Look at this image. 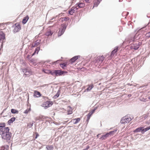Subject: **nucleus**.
Returning a JSON list of instances; mask_svg holds the SVG:
<instances>
[{
    "mask_svg": "<svg viewBox=\"0 0 150 150\" xmlns=\"http://www.w3.org/2000/svg\"><path fill=\"white\" fill-rule=\"evenodd\" d=\"M9 130L8 127H5L3 129V130H1L2 139L6 140L8 142L11 141V136L9 133Z\"/></svg>",
    "mask_w": 150,
    "mask_h": 150,
    "instance_id": "nucleus-1",
    "label": "nucleus"
},
{
    "mask_svg": "<svg viewBox=\"0 0 150 150\" xmlns=\"http://www.w3.org/2000/svg\"><path fill=\"white\" fill-rule=\"evenodd\" d=\"M117 131V129H115L113 131L110 132L109 133H107L105 134L102 135L100 139L101 140L106 139L108 137L112 135H113Z\"/></svg>",
    "mask_w": 150,
    "mask_h": 150,
    "instance_id": "nucleus-2",
    "label": "nucleus"
},
{
    "mask_svg": "<svg viewBox=\"0 0 150 150\" xmlns=\"http://www.w3.org/2000/svg\"><path fill=\"white\" fill-rule=\"evenodd\" d=\"M67 72L61 70H53V72L52 73V75H55L56 76H61L63 75L64 73H67Z\"/></svg>",
    "mask_w": 150,
    "mask_h": 150,
    "instance_id": "nucleus-3",
    "label": "nucleus"
},
{
    "mask_svg": "<svg viewBox=\"0 0 150 150\" xmlns=\"http://www.w3.org/2000/svg\"><path fill=\"white\" fill-rule=\"evenodd\" d=\"M131 120V118L130 117L126 116L122 119L120 122L122 124L128 123Z\"/></svg>",
    "mask_w": 150,
    "mask_h": 150,
    "instance_id": "nucleus-4",
    "label": "nucleus"
},
{
    "mask_svg": "<svg viewBox=\"0 0 150 150\" xmlns=\"http://www.w3.org/2000/svg\"><path fill=\"white\" fill-rule=\"evenodd\" d=\"M15 25V26L14 29L13 30V32L16 33L19 31L21 29V27L20 24L18 23H16Z\"/></svg>",
    "mask_w": 150,
    "mask_h": 150,
    "instance_id": "nucleus-5",
    "label": "nucleus"
},
{
    "mask_svg": "<svg viewBox=\"0 0 150 150\" xmlns=\"http://www.w3.org/2000/svg\"><path fill=\"white\" fill-rule=\"evenodd\" d=\"M53 104V103L52 102L47 101L43 103L42 105L43 107L47 108L51 106Z\"/></svg>",
    "mask_w": 150,
    "mask_h": 150,
    "instance_id": "nucleus-6",
    "label": "nucleus"
},
{
    "mask_svg": "<svg viewBox=\"0 0 150 150\" xmlns=\"http://www.w3.org/2000/svg\"><path fill=\"white\" fill-rule=\"evenodd\" d=\"M78 8L77 6H73L70 9V10L69 11V13L70 15H72L73 14L77 11Z\"/></svg>",
    "mask_w": 150,
    "mask_h": 150,
    "instance_id": "nucleus-7",
    "label": "nucleus"
},
{
    "mask_svg": "<svg viewBox=\"0 0 150 150\" xmlns=\"http://www.w3.org/2000/svg\"><path fill=\"white\" fill-rule=\"evenodd\" d=\"M104 59L105 57L103 56H98L96 58L95 63L96 62L98 63L99 62L100 63H100L102 62Z\"/></svg>",
    "mask_w": 150,
    "mask_h": 150,
    "instance_id": "nucleus-8",
    "label": "nucleus"
},
{
    "mask_svg": "<svg viewBox=\"0 0 150 150\" xmlns=\"http://www.w3.org/2000/svg\"><path fill=\"white\" fill-rule=\"evenodd\" d=\"M24 72H25L26 75L30 76L33 74V72L30 70L28 69H24Z\"/></svg>",
    "mask_w": 150,
    "mask_h": 150,
    "instance_id": "nucleus-9",
    "label": "nucleus"
},
{
    "mask_svg": "<svg viewBox=\"0 0 150 150\" xmlns=\"http://www.w3.org/2000/svg\"><path fill=\"white\" fill-rule=\"evenodd\" d=\"M118 50L119 47H116L115 49L112 52L110 55L112 57L113 56Z\"/></svg>",
    "mask_w": 150,
    "mask_h": 150,
    "instance_id": "nucleus-10",
    "label": "nucleus"
},
{
    "mask_svg": "<svg viewBox=\"0 0 150 150\" xmlns=\"http://www.w3.org/2000/svg\"><path fill=\"white\" fill-rule=\"evenodd\" d=\"M65 28H61L59 29V31L58 32V36H61L64 33Z\"/></svg>",
    "mask_w": 150,
    "mask_h": 150,
    "instance_id": "nucleus-11",
    "label": "nucleus"
},
{
    "mask_svg": "<svg viewBox=\"0 0 150 150\" xmlns=\"http://www.w3.org/2000/svg\"><path fill=\"white\" fill-rule=\"evenodd\" d=\"M77 7H78L79 8H81L85 6V4L82 2L81 3H77L76 4Z\"/></svg>",
    "mask_w": 150,
    "mask_h": 150,
    "instance_id": "nucleus-12",
    "label": "nucleus"
},
{
    "mask_svg": "<svg viewBox=\"0 0 150 150\" xmlns=\"http://www.w3.org/2000/svg\"><path fill=\"white\" fill-rule=\"evenodd\" d=\"M34 97H39L41 96L40 93L36 91H34Z\"/></svg>",
    "mask_w": 150,
    "mask_h": 150,
    "instance_id": "nucleus-13",
    "label": "nucleus"
},
{
    "mask_svg": "<svg viewBox=\"0 0 150 150\" xmlns=\"http://www.w3.org/2000/svg\"><path fill=\"white\" fill-rule=\"evenodd\" d=\"M81 120V119L80 118H78L76 119H73L72 120H71L70 122H71L72 121H73V123L74 124H75L77 123H78Z\"/></svg>",
    "mask_w": 150,
    "mask_h": 150,
    "instance_id": "nucleus-14",
    "label": "nucleus"
},
{
    "mask_svg": "<svg viewBox=\"0 0 150 150\" xmlns=\"http://www.w3.org/2000/svg\"><path fill=\"white\" fill-rule=\"evenodd\" d=\"M29 18V17L28 15H27L25 17H24L22 21L23 23L24 24L26 23L27 21L28 20Z\"/></svg>",
    "mask_w": 150,
    "mask_h": 150,
    "instance_id": "nucleus-15",
    "label": "nucleus"
},
{
    "mask_svg": "<svg viewBox=\"0 0 150 150\" xmlns=\"http://www.w3.org/2000/svg\"><path fill=\"white\" fill-rule=\"evenodd\" d=\"M43 71L45 73L47 74H50L52 75V73L53 72V71H51L50 70L45 69L43 70Z\"/></svg>",
    "mask_w": 150,
    "mask_h": 150,
    "instance_id": "nucleus-16",
    "label": "nucleus"
},
{
    "mask_svg": "<svg viewBox=\"0 0 150 150\" xmlns=\"http://www.w3.org/2000/svg\"><path fill=\"white\" fill-rule=\"evenodd\" d=\"M53 34V33L52 32L51 30H48L47 32L45 33V35L47 36L51 35Z\"/></svg>",
    "mask_w": 150,
    "mask_h": 150,
    "instance_id": "nucleus-17",
    "label": "nucleus"
},
{
    "mask_svg": "<svg viewBox=\"0 0 150 150\" xmlns=\"http://www.w3.org/2000/svg\"><path fill=\"white\" fill-rule=\"evenodd\" d=\"M143 128V127H140L139 128H137L134 131V133L138 132H140V131H142V129Z\"/></svg>",
    "mask_w": 150,
    "mask_h": 150,
    "instance_id": "nucleus-18",
    "label": "nucleus"
},
{
    "mask_svg": "<svg viewBox=\"0 0 150 150\" xmlns=\"http://www.w3.org/2000/svg\"><path fill=\"white\" fill-rule=\"evenodd\" d=\"M67 65L68 64L67 62H65L60 64V65L63 69H65V67H67Z\"/></svg>",
    "mask_w": 150,
    "mask_h": 150,
    "instance_id": "nucleus-19",
    "label": "nucleus"
},
{
    "mask_svg": "<svg viewBox=\"0 0 150 150\" xmlns=\"http://www.w3.org/2000/svg\"><path fill=\"white\" fill-rule=\"evenodd\" d=\"M5 126V124L4 123H0V131L1 132V130H3V129H4Z\"/></svg>",
    "mask_w": 150,
    "mask_h": 150,
    "instance_id": "nucleus-20",
    "label": "nucleus"
},
{
    "mask_svg": "<svg viewBox=\"0 0 150 150\" xmlns=\"http://www.w3.org/2000/svg\"><path fill=\"white\" fill-rule=\"evenodd\" d=\"M78 56H76L72 58L70 60V61L72 62H74L78 58Z\"/></svg>",
    "mask_w": 150,
    "mask_h": 150,
    "instance_id": "nucleus-21",
    "label": "nucleus"
},
{
    "mask_svg": "<svg viewBox=\"0 0 150 150\" xmlns=\"http://www.w3.org/2000/svg\"><path fill=\"white\" fill-rule=\"evenodd\" d=\"M39 43L37 42V41L33 42L32 45V47H34L38 46L39 44Z\"/></svg>",
    "mask_w": 150,
    "mask_h": 150,
    "instance_id": "nucleus-22",
    "label": "nucleus"
},
{
    "mask_svg": "<svg viewBox=\"0 0 150 150\" xmlns=\"http://www.w3.org/2000/svg\"><path fill=\"white\" fill-rule=\"evenodd\" d=\"M40 50V47H37L36 49H35V50L34 52V53L33 54H32V56L34 55H35V53H37V54H38V52Z\"/></svg>",
    "mask_w": 150,
    "mask_h": 150,
    "instance_id": "nucleus-23",
    "label": "nucleus"
},
{
    "mask_svg": "<svg viewBox=\"0 0 150 150\" xmlns=\"http://www.w3.org/2000/svg\"><path fill=\"white\" fill-rule=\"evenodd\" d=\"M93 85L92 84H91V85H88V87L86 89V90L87 91H90L93 88Z\"/></svg>",
    "mask_w": 150,
    "mask_h": 150,
    "instance_id": "nucleus-24",
    "label": "nucleus"
},
{
    "mask_svg": "<svg viewBox=\"0 0 150 150\" xmlns=\"http://www.w3.org/2000/svg\"><path fill=\"white\" fill-rule=\"evenodd\" d=\"M11 112L13 114H18V110L13 109H11Z\"/></svg>",
    "mask_w": 150,
    "mask_h": 150,
    "instance_id": "nucleus-25",
    "label": "nucleus"
},
{
    "mask_svg": "<svg viewBox=\"0 0 150 150\" xmlns=\"http://www.w3.org/2000/svg\"><path fill=\"white\" fill-rule=\"evenodd\" d=\"M1 35H0V41L2 39H4L5 38V35L2 32L1 33Z\"/></svg>",
    "mask_w": 150,
    "mask_h": 150,
    "instance_id": "nucleus-26",
    "label": "nucleus"
},
{
    "mask_svg": "<svg viewBox=\"0 0 150 150\" xmlns=\"http://www.w3.org/2000/svg\"><path fill=\"white\" fill-rule=\"evenodd\" d=\"M15 120V118L14 117H13L11 118L10 120H9L8 121V123H12Z\"/></svg>",
    "mask_w": 150,
    "mask_h": 150,
    "instance_id": "nucleus-27",
    "label": "nucleus"
},
{
    "mask_svg": "<svg viewBox=\"0 0 150 150\" xmlns=\"http://www.w3.org/2000/svg\"><path fill=\"white\" fill-rule=\"evenodd\" d=\"M30 108L27 109L24 112V113L27 114L29 112H30Z\"/></svg>",
    "mask_w": 150,
    "mask_h": 150,
    "instance_id": "nucleus-28",
    "label": "nucleus"
},
{
    "mask_svg": "<svg viewBox=\"0 0 150 150\" xmlns=\"http://www.w3.org/2000/svg\"><path fill=\"white\" fill-rule=\"evenodd\" d=\"M150 129V126L149 127H147L145 129H142V131L144 132H146L147 131L149 130Z\"/></svg>",
    "mask_w": 150,
    "mask_h": 150,
    "instance_id": "nucleus-29",
    "label": "nucleus"
},
{
    "mask_svg": "<svg viewBox=\"0 0 150 150\" xmlns=\"http://www.w3.org/2000/svg\"><path fill=\"white\" fill-rule=\"evenodd\" d=\"M0 150H7V149L3 146L1 147Z\"/></svg>",
    "mask_w": 150,
    "mask_h": 150,
    "instance_id": "nucleus-30",
    "label": "nucleus"
},
{
    "mask_svg": "<svg viewBox=\"0 0 150 150\" xmlns=\"http://www.w3.org/2000/svg\"><path fill=\"white\" fill-rule=\"evenodd\" d=\"M92 113H91V112H90L89 113L88 115H87L88 116V120H89L90 119V117H91V115Z\"/></svg>",
    "mask_w": 150,
    "mask_h": 150,
    "instance_id": "nucleus-31",
    "label": "nucleus"
},
{
    "mask_svg": "<svg viewBox=\"0 0 150 150\" xmlns=\"http://www.w3.org/2000/svg\"><path fill=\"white\" fill-rule=\"evenodd\" d=\"M146 35L147 37L149 38L150 37V32H148L146 34Z\"/></svg>",
    "mask_w": 150,
    "mask_h": 150,
    "instance_id": "nucleus-32",
    "label": "nucleus"
},
{
    "mask_svg": "<svg viewBox=\"0 0 150 150\" xmlns=\"http://www.w3.org/2000/svg\"><path fill=\"white\" fill-rule=\"evenodd\" d=\"M35 134H36V136H35V138L34 139H37V137L39 136V134L37 132H36L35 133Z\"/></svg>",
    "mask_w": 150,
    "mask_h": 150,
    "instance_id": "nucleus-33",
    "label": "nucleus"
},
{
    "mask_svg": "<svg viewBox=\"0 0 150 150\" xmlns=\"http://www.w3.org/2000/svg\"><path fill=\"white\" fill-rule=\"evenodd\" d=\"M89 148L90 146H88L86 149H84L83 150H88V149Z\"/></svg>",
    "mask_w": 150,
    "mask_h": 150,
    "instance_id": "nucleus-34",
    "label": "nucleus"
},
{
    "mask_svg": "<svg viewBox=\"0 0 150 150\" xmlns=\"http://www.w3.org/2000/svg\"><path fill=\"white\" fill-rule=\"evenodd\" d=\"M139 46L137 45L136 47H134V49L135 50H137L139 48Z\"/></svg>",
    "mask_w": 150,
    "mask_h": 150,
    "instance_id": "nucleus-35",
    "label": "nucleus"
},
{
    "mask_svg": "<svg viewBox=\"0 0 150 150\" xmlns=\"http://www.w3.org/2000/svg\"><path fill=\"white\" fill-rule=\"evenodd\" d=\"M86 3H89V0H84Z\"/></svg>",
    "mask_w": 150,
    "mask_h": 150,
    "instance_id": "nucleus-36",
    "label": "nucleus"
},
{
    "mask_svg": "<svg viewBox=\"0 0 150 150\" xmlns=\"http://www.w3.org/2000/svg\"><path fill=\"white\" fill-rule=\"evenodd\" d=\"M43 98L44 99H45V98H46V99H48V98L47 97H46L43 96Z\"/></svg>",
    "mask_w": 150,
    "mask_h": 150,
    "instance_id": "nucleus-37",
    "label": "nucleus"
},
{
    "mask_svg": "<svg viewBox=\"0 0 150 150\" xmlns=\"http://www.w3.org/2000/svg\"><path fill=\"white\" fill-rule=\"evenodd\" d=\"M72 111H70L68 113V114H71L72 113Z\"/></svg>",
    "mask_w": 150,
    "mask_h": 150,
    "instance_id": "nucleus-38",
    "label": "nucleus"
},
{
    "mask_svg": "<svg viewBox=\"0 0 150 150\" xmlns=\"http://www.w3.org/2000/svg\"><path fill=\"white\" fill-rule=\"evenodd\" d=\"M56 62H53L52 63V64H54Z\"/></svg>",
    "mask_w": 150,
    "mask_h": 150,
    "instance_id": "nucleus-39",
    "label": "nucleus"
},
{
    "mask_svg": "<svg viewBox=\"0 0 150 150\" xmlns=\"http://www.w3.org/2000/svg\"><path fill=\"white\" fill-rule=\"evenodd\" d=\"M100 135V134H98L97 135V137H98V136H99Z\"/></svg>",
    "mask_w": 150,
    "mask_h": 150,
    "instance_id": "nucleus-40",
    "label": "nucleus"
},
{
    "mask_svg": "<svg viewBox=\"0 0 150 150\" xmlns=\"http://www.w3.org/2000/svg\"><path fill=\"white\" fill-rule=\"evenodd\" d=\"M149 99L150 100V96L149 97Z\"/></svg>",
    "mask_w": 150,
    "mask_h": 150,
    "instance_id": "nucleus-41",
    "label": "nucleus"
},
{
    "mask_svg": "<svg viewBox=\"0 0 150 150\" xmlns=\"http://www.w3.org/2000/svg\"><path fill=\"white\" fill-rule=\"evenodd\" d=\"M1 133V132H0V133Z\"/></svg>",
    "mask_w": 150,
    "mask_h": 150,
    "instance_id": "nucleus-42",
    "label": "nucleus"
}]
</instances>
